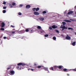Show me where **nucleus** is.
I'll return each instance as SVG.
<instances>
[{
  "instance_id": "39448f33",
  "label": "nucleus",
  "mask_w": 76,
  "mask_h": 76,
  "mask_svg": "<svg viewBox=\"0 0 76 76\" xmlns=\"http://www.w3.org/2000/svg\"><path fill=\"white\" fill-rule=\"evenodd\" d=\"M57 68H58V66H53V69L54 70V71H56L57 70Z\"/></svg>"
},
{
  "instance_id": "2eb2a0df",
  "label": "nucleus",
  "mask_w": 76,
  "mask_h": 76,
  "mask_svg": "<svg viewBox=\"0 0 76 76\" xmlns=\"http://www.w3.org/2000/svg\"><path fill=\"white\" fill-rule=\"evenodd\" d=\"M20 32H21V34H23V33H25V30H23L20 31Z\"/></svg>"
},
{
  "instance_id": "ea45409f",
  "label": "nucleus",
  "mask_w": 76,
  "mask_h": 76,
  "mask_svg": "<svg viewBox=\"0 0 76 76\" xmlns=\"http://www.w3.org/2000/svg\"><path fill=\"white\" fill-rule=\"evenodd\" d=\"M31 71H33V72H34V69L32 68H31Z\"/></svg>"
},
{
  "instance_id": "4468645a",
  "label": "nucleus",
  "mask_w": 76,
  "mask_h": 76,
  "mask_svg": "<svg viewBox=\"0 0 76 76\" xmlns=\"http://www.w3.org/2000/svg\"><path fill=\"white\" fill-rule=\"evenodd\" d=\"M73 12L72 11L69 12L68 13V15H70V14H72V13H73Z\"/></svg>"
},
{
  "instance_id": "473e14b6",
  "label": "nucleus",
  "mask_w": 76,
  "mask_h": 76,
  "mask_svg": "<svg viewBox=\"0 0 76 76\" xmlns=\"http://www.w3.org/2000/svg\"><path fill=\"white\" fill-rule=\"evenodd\" d=\"M47 13V12H46V11H43V14H45V13Z\"/></svg>"
},
{
  "instance_id": "9b49d317",
  "label": "nucleus",
  "mask_w": 76,
  "mask_h": 76,
  "mask_svg": "<svg viewBox=\"0 0 76 76\" xmlns=\"http://www.w3.org/2000/svg\"><path fill=\"white\" fill-rule=\"evenodd\" d=\"M30 7H31V6L29 5H28L26 6V9H29V8H30Z\"/></svg>"
},
{
  "instance_id": "13d9d810",
  "label": "nucleus",
  "mask_w": 76,
  "mask_h": 76,
  "mask_svg": "<svg viewBox=\"0 0 76 76\" xmlns=\"http://www.w3.org/2000/svg\"><path fill=\"white\" fill-rule=\"evenodd\" d=\"M22 69H24V67H23L22 68Z\"/></svg>"
},
{
  "instance_id": "20e7f679",
  "label": "nucleus",
  "mask_w": 76,
  "mask_h": 76,
  "mask_svg": "<svg viewBox=\"0 0 76 76\" xmlns=\"http://www.w3.org/2000/svg\"><path fill=\"white\" fill-rule=\"evenodd\" d=\"M34 14L35 15H39V13L37 12H34Z\"/></svg>"
},
{
  "instance_id": "a19ab883",
  "label": "nucleus",
  "mask_w": 76,
  "mask_h": 76,
  "mask_svg": "<svg viewBox=\"0 0 76 76\" xmlns=\"http://www.w3.org/2000/svg\"><path fill=\"white\" fill-rule=\"evenodd\" d=\"M6 8H7L6 7H3V9H6Z\"/></svg>"
},
{
  "instance_id": "72a5a7b5",
  "label": "nucleus",
  "mask_w": 76,
  "mask_h": 76,
  "mask_svg": "<svg viewBox=\"0 0 76 76\" xmlns=\"http://www.w3.org/2000/svg\"><path fill=\"white\" fill-rule=\"evenodd\" d=\"M3 4H6V2L5 1H4L3 3Z\"/></svg>"
},
{
  "instance_id": "423d86ee",
  "label": "nucleus",
  "mask_w": 76,
  "mask_h": 76,
  "mask_svg": "<svg viewBox=\"0 0 76 76\" xmlns=\"http://www.w3.org/2000/svg\"><path fill=\"white\" fill-rule=\"evenodd\" d=\"M40 32L41 34H44L45 33V31H44L43 30L41 29Z\"/></svg>"
},
{
  "instance_id": "c756f323",
  "label": "nucleus",
  "mask_w": 76,
  "mask_h": 76,
  "mask_svg": "<svg viewBox=\"0 0 76 76\" xmlns=\"http://www.w3.org/2000/svg\"><path fill=\"white\" fill-rule=\"evenodd\" d=\"M45 37H48V34H46L45 35Z\"/></svg>"
},
{
  "instance_id": "c03bdc74",
  "label": "nucleus",
  "mask_w": 76,
  "mask_h": 76,
  "mask_svg": "<svg viewBox=\"0 0 76 76\" xmlns=\"http://www.w3.org/2000/svg\"><path fill=\"white\" fill-rule=\"evenodd\" d=\"M63 70L64 71H66L67 70V69H64Z\"/></svg>"
},
{
  "instance_id": "f3484780",
  "label": "nucleus",
  "mask_w": 76,
  "mask_h": 76,
  "mask_svg": "<svg viewBox=\"0 0 76 76\" xmlns=\"http://www.w3.org/2000/svg\"><path fill=\"white\" fill-rule=\"evenodd\" d=\"M50 70H53V71H54V68L53 69V67H51L50 68Z\"/></svg>"
},
{
  "instance_id": "09e8293b",
  "label": "nucleus",
  "mask_w": 76,
  "mask_h": 76,
  "mask_svg": "<svg viewBox=\"0 0 76 76\" xmlns=\"http://www.w3.org/2000/svg\"><path fill=\"white\" fill-rule=\"evenodd\" d=\"M28 70H31V69L29 67H28Z\"/></svg>"
},
{
  "instance_id": "864d4df0",
  "label": "nucleus",
  "mask_w": 76,
  "mask_h": 76,
  "mask_svg": "<svg viewBox=\"0 0 76 76\" xmlns=\"http://www.w3.org/2000/svg\"><path fill=\"white\" fill-rule=\"evenodd\" d=\"M4 39H6V37H4Z\"/></svg>"
},
{
  "instance_id": "a18cd8bd",
  "label": "nucleus",
  "mask_w": 76,
  "mask_h": 76,
  "mask_svg": "<svg viewBox=\"0 0 76 76\" xmlns=\"http://www.w3.org/2000/svg\"><path fill=\"white\" fill-rule=\"evenodd\" d=\"M30 32H31V33H32V32H33V31H32V30H30Z\"/></svg>"
},
{
  "instance_id": "0eeeda50",
  "label": "nucleus",
  "mask_w": 76,
  "mask_h": 76,
  "mask_svg": "<svg viewBox=\"0 0 76 76\" xmlns=\"http://www.w3.org/2000/svg\"><path fill=\"white\" fill-rule=\"evenodd\" d=\"M70 37H69V35H67V36L66 37V39L69 40L70 39Z\"/></svg>"
},
{
  "instance_id": "052dcab7",
  "label": "nucleus",
  "mask_w": 76,
  "mask_h": 76,
  "mask_svg": "<svg viewBox=\"0 0 76 76\" xmlns=\"http://www.w3.org/2000/svg\"><path fill=\"white\" fill-rule=\"evenodd\" d=\"M68 76H69V74H68Z\"/></svg>"
},
{
  "instance_id": "4be33fe9",
  "label": "nucleus",
  "mask_w": 76,
  "mask_h": 76,
  "mask_svg": "<svg viewBox=\"0 0 76 76\" xmlns=\"http://www.w3.org/2000/svg\"><path fill=\"white\" fill-rule=\"evenodd\" d=\"M9 5L10 7H13V5H12L11 4H9Z\"/></svg>"
},
{
  "instance_id": "603ef678",
  "label": "nucleus",
  "mask_w": 76,
  "mask_h": 76,
  "mask_svg": "<svg viewBox=\"0 0 76 76\" xmlns=\"http://www.w3.org/2000/svg\"><path fill=\"white\" fill-rule=\"evenodd\" d=\"M15 31H13V32H12V34H15Z\"/></svg>"
},
{
  "instance_id": "58836bf2",
  "label": "nucleus",
  "mask_w": 76,
  "mask_h": 76,
  "mask_svg": "<svg viewBox=\"0 0 76 76\" xmlns=\"http://www.w3.org/2000/svg\"><path fill=\"white\" fill-rule=\"evenodd\" d=\"M71 70H73V71H76V69H71Z\"/></svg>"
},
{
  "instance_id": "412c9836",
  "label": "nucleus",
  "mask_w": 76,
  "mask_h": 76,
  "mask_svg": "<svg viewBox=\"0 0 76 76\" xmlns=\"http://www.w3.org/2000/svg\"><path fill=\"white\" fill-rule=\"evenodd\" d=\"M39 10V8L38 7H37V8H36V12H37V11H38Z\"/></svg>"
},
{
  "instance_id": "79ce46f5",
  "label": "nucleus",
  "mask_w": 76,
  "mask_h": 76,
  "mask_svg": "<svg viewBox=\"0 0 76 76\" xmlns=\"http://www.w3.org/2000/svg\"><path fill=\"white\" fill-rule=\"evenodd\" d=\"M11 27H12V28H15V26H13L11 25Z\"/></svg>"
},
{
  "instance_id": "5701e85b",
  "label": "nucleus",
  "mask_w": 76,
  "mask_h": 76,
  "mask_svg": "<svg viewBox=\"0 0 76 76\" xmlns=\"http://www.w3.org/2000/svg\"><path fill=\"white\" fill-rule=\"evenodd\" d=\"M75 44H76V42H74L72 43V45L73 46H75Z\"/></svg>"
},
{
  "instance_id": "5fc2aeb1",
  "label": "nucleus",
  "mask_w": 76,
  "mask_h": 76,
  "mask_svg": "<svg viewBox=\"0 0 76 76\" xmlns=\"http://www.w3.org/2000/svg\"><path fill=\"white\" fill-rule=\"evenodd\" d=\"M75 9H76V6H75Z\"/></svg>"
},
{
  "instance_id": "f03ea898",
  "label": "nucleus",
  "mask_w": 76,
  "mask_h": 76,
  "mask_svg": "<svg viewBox=\"0 0 76 76\" xmlns=\"http://www.w3.org/2000/svg\"><path fill=\"white\" fill-rule=\"evenodd\" d=\"M18 66H20L22 65V66H25L26 65L25 64H24V63H19L18 64Z\"/></svg>"
},
{
  "instance_id": "4c0bfd02",
  "label": "nucleus",
  "mask_w": 76,
  "mask_h": 76,
  "mask_svg": "<svg viewBox=\"0 0 76 76\" xmlns=\"http://www.w3.org/2000/svg\"><path fill=\"white\" fill-rule=\"evenodd\" d=\"M23 6V4H20L19 5V7H22Z\"/></svg>"
},
{
  "instance_id": "c9c22d12",
  "label": "nucleus",
  "mask_w": 76,
  "mask_h": 76,
  "mask_svg": "<svg viewBox=\"0 0 76 76\" xmlns=\"http://www.w3.org/2000/svg\"><path fill=\"white\" fill-rule=\"evenodd\" d=\"M1 31H4V28H1Z\"/></svg>"
},
{
  "instance_id": "a211bd4d",
  "label": "nucleus",
  "mask_w": 76,
  "mask_h": 76,
  "mask_svg": "<svg viewBox=\"0 0 76 76\" xmlns=\"http://www.w3.org/2000/svg\"><path fill=\"white\" fill-rule=\"evenodd\" d=\"M70 20H71V21H76V19H70Z\"/></svg>"
},
{
  "instance_id": "8fccbe9b",
  "label": "nucleus",
  "mask_w": 76,
  "mask_h": 76,
  "mask_svg": "<svg viewBox=\"0 0 76 76\" xmlns=\"http://www.w3.org/2000/svg\"><path fill=\"white\" fill-rule=\"evenodd\" d=\"M56 32L57 33H59V31H58V30H56Z\"/></svg>"
},
{
  "instance_id": "3c124183",
  "label": "nucleus",
  "mask_w": 76,
  "mask_h": 76,
  "mask_svg": "<svg viewBox=\"0 0 76 76\" xmlns=\"http://www.w3.org/2000/svg\"><path fill=\"white\" fill-rule=\"evenodd\" d=\"M61 26L60 27V28H63V25H61Z\"/></svg>"
},
{
  "instance_id": "6e6552de",
  "label": "nucleus",
  "mask_w": 76,
  "mask_h": 76,
  "mask_svg": "<svg viewBox=\"0 0 76 76\" xmlns=\"http://www.w3.org/2000/svg\"><path fill=\"white\" fill-rule=\"evenodd\" d=\"M52 27V28L53 29H56V28H57V26H56V25H53Z\"/></svg>"
},
{
  "instance_id": "cd10ccee",
  "label": "nucleus",
  "mask_w": 76,
  "mask_h": 76,
  "mask_svg": "<svg viewBox=\"0 0 76 76\" xmlns=\"http://www.w3.org/2000/svg\"><path fill=\"white\" fill-rule=\"evenodd\" d=\"M41 67H42V66H37V68H38L39 69V68H41Z\"/></svg>"
},
{
  "instance_id": "9d476101",
  "label": "nucleus",
  "mask_w": 76,
  "mask_h": 76,
  "mask_svg": "<svg viewBox=\"0 0 76 76\" xmlns=\"http://www.w3.org/2000/svg\"><path fill=\"white\" fill-rule=\"evenodd\" d=\"M64 21L66 22H71V21L69 20H64Z\"/></svg>"
},
{
  "instance_id": "f8f14e48",
  "label": "nucleus",
  "mask_w": 76,
  "mask_h": 76,
  "mask_svg": "<svg viewBox=\"0 0 76 76\" xmlns=\"http://www.w3.org/2000/svg\"><path fill=\"white\" fill-rule=\"evenodd\" d=\"M52 28V27L51 26H49V31H51L53 29V28Z\"/></svg>"
},
{
  "instance_id": "6e6d98bb",
  "label": "nucleus",
  "mask_w": 76,
  "mask_h": 76,
  "mask_svg": "<svg viewBox=\"0 0 76 76\" xmlns=\"http://www.w3.org/2000/svg\"><path fill=\"white\" fill-rule=\"evenodd\" d=\"M64 28H62V31H64Z\"/></svg>"
},
{
  "instance_id": "2f4dec72",
  "label": "nucleus",
  "mask_w": 76,
  "mask_h": 76,
  "mask_svg": "<svg viewBox=\"0 0 76 76\" xmlns=\"http://www.w3.org/2000/svg\"><path fill=\"white\" fill-rule=\"evenodd\" d=\"M62 23L64 25H66V23L65 22H62Z\"/></svg>"
},
{
  "instance_id": "c85d7f7f",
  "label": "nucleus",
  "mask_w": 76,
  "mask_h": 76,
  "mask_svg": "<svg viewBox=\"0 0 76 76\" xmlns=\"http://www.w3.org/2000/svg\"><path fill=\"white\" fill-rule=\"evenodd\" d=\"M6 12V10H4L3 11V13H5Z\"/></svg>"
},
{
  "instance_id": "f704fd0d",
  "label": "nucleus",
  "mask_w": 76,
  "mask_h": 76,
  "mask_svg": "<svg viewBox=\"0 0 76 76\" xmlns=\"http://www.w3.org/2000/svg\"><path fill=\"white\" fill-rule=\"evenodd\" d=\"M32 10H34V12H35V10H36V8H32Z\"/></svg>"
},
{
  "instance_id": "dca6fc26",
  "label": "nucleus",
  "mask_w": 76,
  "mask_h": 76,
  "mask_svg": "<svg viewBox=\"0 0 76 76\" xmlns=\"http://www.w3.org/2000/svg\"><path fill=\"white\" fill-rule=\"evenodd\" d=\"M17 69H18V70H21V67H20L19 66H17Z\"/></svg>"
},
{
  "instance_id": "7ed1b4c3",
  "label": "nucleus",
  "mask_w": 76,
  "mask_h": 76,
  "mask_svg": "<svg viewBox=\"0 0 76 76\" xmlns=\"http://www.w3.org/2000/svg\"><path fill=\"white\" fill-rule=\"evenodd\" d=\"M4 26H5V23L3 22H2L1 24V27L2 28H4Z\"/></svg>"
},
{
  "instance_id": "4d7b16f0",
  "label": "nucleus",
  "mask_w": 76,
  "mask_h": 76,
  "mask_svg": "<svg viewBox=\"0 0 76 76\" xmlns=\"http://www.w3.org/2000/svg\"><path fill=\"white\" fill-rule=\"evenodd\" d=\"M48 73H50V71H49V70H48Z\"/></svg>"
},
{
  "instance_id": "e433bc0d",
  "label": "nucleus",
  "mask_w": 76,
  "mask_h": 76,
  "mask_svg": "<svg viewBox=\"0 0 76 76\" xmlns=\"http://www.w3.org/2000/svg\"><path fill=\"white\" fill-rule=\"evenodd\" d=\"M68 29L70 30V29H71V30H73V29L72 28H68Z\"/></svg>"
},
{
  "instance_id": "6ab92c4d",
  "label": "nucleus",
  "mask_w": 76,
  "mask_h": 76,
  "mask_svg": "<svg viewBox=\"0 0 76 76\" xmlns=\"http://www.w3.org/2000/svg\"><path fill=\"white\" fill-rule=\"evenodd\" d=\"M62 28L63 29H67V27H66L65 26H62Z\"/></svg>"
},
{
  "instance_id": "37998d69",
  "label": "nucleus",
  "mask_w": 76,
  "mask_h": 76,
  "mask_svg": "<svg viewBox=\"0 0 76 76\" xmlns=\"http://www.w3.org/2000/svg\"><path fill=\"white\" fill-rule=\"evenodd\" d=\"M45 67L44 66H42V69H45Z\"/></svg>"
},
{
  "instance_id": "aec40b11",
  "label": "nucleus",
  "mask_w": 76,
  "mask_h": 76,
  "mask_svg": "<svg viewBox=\"0 0 76 76\" xmlns=\"http://www.w3.org/2000/svg\"><path fill=\"white\" fill-rule=\"evenodd\" d=\"M45 70H46V71H48V67H46V68H45L44 69Z\"/></svg>"
},
{
  "instance_id": "7c9ffc66",
  "label": "nucleus",
  "mask_w": 76,
  "mask_h": 76,
  "mask_svg": "<svg viewBox=\"0 0 76 76\" xmlns=\"http://www.w3.org/2000/svg\"><path fill=\"white\" fill-rule=\"evenodd\" d=\"M29 28H28V29H26V31L27 32H28V31H29Z\"/></svg>"
},
{
  "instance_id": "bf43d9fd",
  "label": "nucleus",
  "mask_w": 76,
  "mask_h": 76,
  "mask_svg": "<svg viewBox=\"0 0 76 76\" xmlns=\"http://www.w3.org/2000/svg\"><path fill=\"white\" fill-rule=\"evenodd\" d=\"M75 34L76 35V32L75 33Z\"/></svg>"
},
{
  "instance_id": "393cba45",
  "label": "nucleus",
  "mask_w": 76,
  "mask_h": 76,
  "mask_svg": "<svg viewBox=\"0 0 76 76\" xmlns=\"http://www.w3.org/2000/svg\"><path fill=\"white\" fill-rule=\"evenodd\" d=\"M22 13L20 12H19L18 13V15H19L20 16H21V15H22Z\"/></svg>"
},
{
  "instance_id": "49530a36",
  "label": "nucleus",
  "mask_w": 76,
  "mask_h": 76,
  "mask_svg": "<svg viewBox=\"0 0 76 76\" xmlns=\"http://www.w3.org/2000/svg\"><path fill=\"white\" fill-rule=\"evenodd\" d=\"M34 66H37V64L36 63H35L34 64Z\"/></svg>"
},
{
  "instance_id": "bb28decb",
  "label": "nucleus",
  "mask_w": 76,
  "mask_h": 76,
  "mask_svg": "<svg viewBox=\"0 0 76 76\" xmlns=\"http://www.w3.org/2000/svg\"><path fill=\"white\" fill-rule=\"evenodd\" d=\"M53 39L55 41H56V37H53Z\"/></svg>"
},
{
  "instance_id": "ddd939ff",
  "label": "nucleus",
  "mask_w": 76,
  "mask_h": 76,
  "mask_svg": "<svg viewBox=\"0 0 76 76\" xmlns=\"http://www.w3.org/2000/svg\"><path fill=\"white\" fill-rule=\"evenodd\" d=\"M58 68L59 69H61V68H63V66H58Z\"/></svg>"
},
{
  "instance_id": "680f3d73",
  "label": "nucleus",
  "mask_w": 76,
  "mask_h": 76,
  "mask_svg": "<svg viewBox=\"0 0 76 76\" xmlns=\"http://www.w3.org/2000/svg\"><path fill=\"white\" fill-rule=\"evenodd\" d=\"M76 17V16H75V17Z\"/></svg>"
},
{
  "instance_id": "a878e982",
  "label": "nucleus",
  "mask_w": 76,
  "mask_h": 76,
  "mask_svg": "<svg viewBox=\"0 0 76 76\" xmlns=\"http://www.w3.org/2000/svg\"><path fill=\"white\" fill-rule=\"evenodd\" d=\"M37 28H38V29H40L41 28V27L40 26H38Z\"/></svg>"
},
{
  "instance_id": "de8ad7c7",
  "label": "nucleus",
  "mask_w": 76,
  "mask_h": 76,
  "mask_svg": "<svg viewBox=\"0 0 76 76\" xmlns=\"http://www.w3.org/2000/svg\"><path fill=\"white\" fill-rule=\"evenodd\" d=\"M10 69V67H8L7 68V70H9Z\"/></svg>"
},
{
  "instance_id": "b1692460",
  "label": "nucleus",
  "mask_w": 76,
  "mask_h": 76,
  "mask_svg": "<svg viewBox=\"0 0 76 76\" xmlns=\"http://www.w3.org/2000/svg\"><path fill=\"white\" fill-rule=\"evenodd\" d=\"M12 5V6H16V3L15 2H13Z\"/></svg>"
},
{
  "instance_id": "1a4fd4ad",
  "label": "nucleus",
  "mask_w": 76,
  "mask_h": 76,
  "mask_svg": "<svg viewBox=\"0 0 76 76\" xmlns=\"http://www.w3.org/2000/svg\"><path fill=\"white\" fill-rule=\"evenodd\" d=\"M39 19L41 20V21H43V20H44V18L42 17H40L39 18Z\"/></svg>"
},
{
  "instance_id": "f257e3e1",
  "label": "nucleus",
  "mask_w": 76,
  "mask_h": 76,
  "mask_svg": "<svg viewBox=\"0 0 76 76\" xmlns=\"http://www.w3.org/2000/svg\"><path fill=\"white\" fill-rule=\"evenodd\" d=\"M15 74V71H11L10 72V75L12 76Z\"/></svg>"
}]
</instances>
